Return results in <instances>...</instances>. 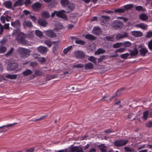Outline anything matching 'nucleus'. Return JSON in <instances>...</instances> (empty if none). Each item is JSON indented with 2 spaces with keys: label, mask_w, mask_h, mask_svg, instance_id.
Segmentation results:
<instances>
[{
  "label": "nucleus",
  "mask_w": 152,
  "mask_h": 152,
  "mask_svg": "<svg viewBox=\"0 0 152 152\" xmlns=\"http://www.w3.org/2000/svg\"><path fill=\"white\" fill-rule=\"evenodd\" d=\"M17 52L20 55L21 58H26L29 56L31 51L28 49L20 47L18 49Z\"/></svg>",
  "instance_id": "f257e3e1"
},
{
  "label": "nucleus",
  "mask_w": 152,
  "mask_h": 152,
  "mask_svg": "<svg viewBox=\"0 0 152 152\" xmlns=\"http://www.w3.org/2000/svg\"><path fill=\"white\" fill-rule=\"evenodd\" d=\"M26 36L22 32H20L18 34L16 38V40L17 42L23 45L27 44V41L26 38Z\"/></svg>",
  "instance_id": "f03ea898"
},
{
  "label": "nucleus",
  "mask_w": 152,
  "mask_h": 152,
  "mask_svg": "<svg viewBox=\"0 0 152 152\" xmlns=\"http://www.w3.org/2000/svg\"><path fill=\"white\" fill-rule=\"evenodd\" d=\"M113 28L115 30H121L124 26L123 23L119 20H115L113 21L111 23Z\"/></svg>",
  "instance_id": "7ed1b4c3"
},
{
  "label": "nucleus",
  "mask_w": 152,
  "mask_h": 152,
  "mask_svg": "<svg viewBox=\"0 0 152 152\" xmlns=\"http://www.w3.org/2000/svg\"><path fill=\"white\" fill-rule=\"evenodd\" d=\"M128 142V140L119 139L113 142L114 145L117 147H120L124 146Z\"/></svg>",
  "instance_id": "20e7f679"
},
{
  "label": "nucleus",
  "mask_w": 152,
  "mask_h": 152,
  "mask_svg": "<svg viewBox=\"0 0 152 152\" xmlns=\"http://www.w3.org/2000/svg\"><path fill=\"white\" fill-rule=\"evenodd\" d=\"M75 56L78 59L84 58L86 56L85 53L82 51L77 50L74 53Z\"/></svg>",
  "instance_id": "39448f33"
},
{
  "label": "nucleus",
  "mask_w": 152,
  "mask_h": 152,
  "mask_svg": "<svg viewBox=\"0 0 152 152\" xmlns=\"http://www.w3.org/2000/svg\"><path fill=\"white\" fill-rule=\"evenodd\" d=\"M66 13L65 11L63 10L61 11H57L56 16L64 19L65 20H67V17L65 15Z\"/></svg>",
  "instance_id": "423d86ee"
},
{
  "label": "nucleus",
  "mask_w": 152,
  "mask_h": 152,
  "mask_svg": "<svg viewBox=\"0 0 152 152\" xmlns=\"http://www.w3.org/2000/svg\"><path fill=\"white\" fill-rule=\"evenodd\" d=\"M66 13H69L75 9V5L73 3H69L67 6L65 7Z\"/></svg>",
  "instance_id": "0eeeda50"
},
{
  "label": "nucleus",
  "mask_w": 152,
  "mask_h": 152,
  "mask_svg": "<svg viewBox=\"0 0 152 152\" xmlns=\"http://www.w3.org/2000/svg\"><path fill=\"white\" fill-rule=\"evenodd\" d=\"M18 66V65L17 63H10L8 65L7 69L8 70L12 71L16 69Z\"/></svg>",
  "instance_id": "6e6552de"
},
{
  "label": "nucleus",
  "mask_w": 152,
  "mask_h": 152,
  "mask_svg": "<svg viewBox=\"0 0 152 152\" xmlns=\"http://www.w3.org/2000/svg\"><path fill=\"white\" fill-rule=\"evenodd\" d=\"M99 19L100 22L103 23V24H101L104 25L106 22L109 20L110 18L109 16L102 15L99 17Z\"/></svg>",
  "instance_id": "1a4fd4ad"
},
{
  "label": "nucleus",
  "mask_w": 152,
  "mask_h": 152,
  "mask_svg": "<svg viewBox=\"0 0 152 152\" xmlns=\"http://www.w3.org/2000/svg\"><path fill=\"white\" fill-rule=\"evenodd\" d=\"M128 37V34L126 32H124L123 34H117L116 35V39L117 40H119L120 39L127 37Z\"/></svg>",
  "instance_id": "9d476101"
},
{
  "label": "nucleus",
  "mask_w": 152,
  "mask_h": 152,
  "mask_svg": "<svg viewBox=\"0 0 152 152\" xmlns=\"http://www.w3.org/2000/svg\"><path fill=\"white\" fill-rule=\"evenodd\" d=\"M11 25L13 28L18 29H19L20 27V23L19 20H16L15 22H12Z\"/></svg>",
  "instance_id": "9b49d317"
},
{
  "label": "nucleus",
  "mask_w": 152,
  "mask_h": 152,
  "mask_svg": "<svg viewBox=\"0 0 152 152\" xmlns=\"http://www.w3.org/2000/svg\"><path fill=\"white\" fill-rule=\"evenodd\" d=\"M32 8L35 10L38 11L41 9L42 4L39 2H36L32 5Z\"/></svg>",
  "instance_id": "f8f14e48"
},
{
  "label": "nucleus",
  "mask_w": 152,
  "mask_h": 152,
  "mask_svg": "<svg viewBox=\"0 0 152 152\" xmlns=\"http://www.w3.org/2000/svg\"><path fill=\"white\" fill-rule=\"evenodd\" d=\"M45 33L50 37L53 38L56 36V33L53 30L45 31Z\"/></svg>",
  "instance_id": "ddd939ff"
},
{
  "label": "nucleus",
  "mask_w": 152,
  "mask_h": 152,
  "mask_svg": "<svg viewBox=\"0 0 152 152\" xmlns=\"http://www.w3.org/2000/svg\"><path fill=\"white\" fill-rule=\"evenodd\" d=\"M38 52L42 54H43L46 53L48 51L47 48L41 46L37 48Z\"/></svg>",
  "instance_id": "4468645a"
},
{
  "label": "nucleus",
  "mask_w": 152,
  "mask_h": 152,
  "mask_svg": "<svg viewBox=\"0 0 152 152\" xmlns=\"http://www.w3.org/2000/svg\"><path fill=\"white\" fill-rule=\"evenodd\" d=\"M92 33L96 35H98L102 33V30L99 27H95L94 28L92 31Z\"/></svg>",
  "instance_id": "2eb2a0df"
},
{
  "label": "nucleus",
  "mask_w": 152,
  "mask_h": 152,
  "mask_svg": "<svg viewBox=\"0 0 152 152\" xmlns=\"http://www.w3.org/2000/svg\"><path fill=\"white\" fill-rule=\"evenodd\" d=\"M4 29L7 30L10 29L9 23H6L4 26H3L0 23V34H1L3 33V30Z\"/></svg>",
  "instance_id": "dca6fc26"
},
{
  "label": "nucleus",
  "mask_w": 152,
  "mask_h": 152,
  "mask_svg": "<svg viewBox=\"0 0 152 152\" xmlns=\"http://www.w3.org/2000/svg\"><path fill=\"white\" fill-rule=\"evenodd\" d=\"M131 34L132 36L135 37H141L143 35V33L140 31H134L131 32Z\"/></svg>",
  "instance_id": "f3484780"
},
{
  "label": "nucleus",
  "mask_w": 152,
  "mask_h": 152,
  "mask_svg": "<svg viewBox=\"0 0 152 152\" xmlns=\"http://www.w3.org/2000/svg\"><path fill=\"white\" fill-rule=\"evenodd\" d=\"M140 55L141 56H144L146 55V54L148 53V50L145 48H141L139 50Z\"/></svg>",
  "instance_id": "a211bd4d"
},
{
  "label": "nucleus",
  "mask_w": 152,
  "mask_h": 152,
  "mask_svg": "<svg viewBox=\"0 0 152 152\" xmlns=\"http://www.w3.org/2000/svg\"><path fill=\"white\" fill-rule=\"evenodd\" d=\"M129 51L130 53L129 55L131 56H135L138 53V51L136 48H135L133 50H129Z\"/></svg>",
  "instance_id": "6ab92c4d"
},
{
  "label": "nucleus",
  "mask_w": 152,
  "mask_h": 152,
  "mask_svg": "<svg viewBox=\"0 0 152 152\" xmlns=\"http://www.w3.org/2000/svg\"><path fill=\"white\" fill-rule=\"evenodd\" d=\"M38 22L39 24L42 26H46L48 24L47 22L45 20L41 19H39L38 21Z\"/></svg>",
  "instance_id": "aec40b11"
},
{
  "label": "nucleus",
  "mask_w": 152,
  "mask_h": 152,
  "mask_svg": "<svg viewBox=\"0 0 152 152\" xmlns=\"http://www.w3.org/2000/svg\"><path fill=\"white\" fill-rule=\"evenodd\" d=\"M5 7L8 9L12 8V3L10 1H7L4 2L3 4Z\"/></svg>",
  "instance_id": "412c9836"
},
{
  "label": "nucleus",
  "mask_w": 152,
  "mask_h": 152,
  "mask_svg": "<svg viewBox=\"0 0 152 152\" xmlns=\"http://www.w3.org/2000/svg\"><path fill=\"white\" fill-rule=\"evenodd\" d=\"M84 37L91 41H93L96 39V38L91 34H88L84 35Z\"/></svg>",
  "instance_id": "4be33fe9"
},
{
  "label": "nucleus",
  "mask_w": 152,
  "mask_h": 152,
  "mask_svg": "<svg viewBox=\"0 0 152 152\" xmlns=\"http://www.w3.org/2000/svg\"><path fill=\"white\" fill-rule=\"evenodd\" d=\"M125 90L124 88H121L120 89L118 90L115 94V96L118 97L124 93V90Z\"/></svg>",
  "instance_id": "5701e85b"
},
{
  "label": "nucleus",
  "mask_w": 152,
  "mask_h": 152,
  "mask_svg": "<svg viewBox=\"0 0 152 152\" xmlns=\"http://www.w3.org/2000/svg\"><path fill=\"white\" fill-rule=\"evenodd\" d=\"M33 73V71L29 69H27L22 73V75L25 76H26L31 75Z\"/></svg>",
  "instance_id": "b1692460"
},
{
  "label": "nucleus",
  "mask_w": 152,
  "mask_h": 152,
  "mask_svg": "<svg viewBox=\"0 0 152 152\" xmlns=\"http://www.w3.org/2000/svg\"><path fill=\"white\" fill-rule=\"evenodd\" d=\"M24 4V2L23 0H18L14 4L13 7H15L18 6L22 5Z\"/></svg>",
  "instance_id": "393cba45"
},
{
  "label": "nucleus",
  "mask_w": 152,
  "mask_h": 152,
  "mask_svg": "<svg viewBox=\"0 0 152 152\" xmlns=\"http://www.w3.org/2000/svg\"><path fill=\"white\" fill-rule=\"evenodd\" d=\"M61 3L62 6L65 7L69 3V0H61Z\"/></svg>",
  "instance_id": "a878e982"
},
{
  "label": "nucleus",
  "mask_w": 152,
  "mask_h": 152,
  "mask_svg": "<svg viewBox=\"0 0 152 152\" xmlns=\"http://www.w3.org/2000/svg\"><path fill=\"white\" fill-rule=\"evenodd\" d=\"M57 77V75H48L45 77V80L46 81H48L54 78Z\"/></svg>",
  "instance_id": "bb28decb"
},
{
  "label": "nucleus",
  "mask_w": 152,
  "mask_h": 152,
  "mask_svg": "<svg viewBox=\"0 0 152 152\" xmlns=\"http://www.w3.org/2000/svg\"><path fill=\"white\" fill-rule=\"evenodd\" d=\"M42 17L45 18L47 19L50 17L49 13L47 11H44L42 12Z\"/></svg>",
  "instance_id": "cd10ccee"
},
{
  "label": "nucleus",
  "mask_w": 152,
  "mask_h": 152,
  "mask_svg": "<svg viewBox=\"0 0 152 152\" xmlns=\"http://www.w3.org/2000/svg\"><path fill=\"white\" fill-rule=\"evenodd\" d=\"M23 24L24 26H26L29 28H31L33 26L32 23L29 21H25Z\"/></svg>",
  "instance_id": "c85d7f7f"
},
{
  "label": "nucleus",
  "mask_w": 152,
  "mask_h": 152,
  "mask_svg": "<svg viewBox=\"0 0 152 152\" xmlns=\"http://www.w3.org/2000/svg\"><path fill=\"white\" fill-rule=\"evenodd\" d=\"M106 50L102 48H99L95 52V55H99L100 54H103L105 52Z\"/></svg>",
  "instance_id": "c756f323"
},
{
  "label": "nucleus",
  "mask_w": 152,
  "mask_h": 152,
  "mask_svg": "<svg viewBox=\"0 0 152 152\" xmlns=\"http://www.w3.org/2000/svg\"><path fill=\"white\" fill-rule=\"evenodd\" d=\"M5 77L10 79H15L17 78V75L7 74L5 76Z\"/></svg>",
  "instance_id": "7c9ffc66"
},
{
  "label": "nucleus",
  "mask_w": 152,
  "mask_h": 152,
  "mask_svg": "<svg viewBox=\"0 0 152 152\" xmlns=\"http://www.w3.org/2000/svg\"><path fill=\"white\" fill-rule=\"evenodd\" d=\"M136 27H138L143 29L145 30L147 28V25L143 23H140L139 24H136L135 25Z\"/></svg>",
  "instance_id": "2f4dec72"
},
{
  "label": "nucleus",
  "mask_w": 152,
  "mask_h": 152,
  "mask_svg": "<svg viewBox=\"0 0 152 152\" xmlns=\"http://www.w3.org/2000/svg\"><path fill=\"white\" fill-rule=\"evenodd\" d=\"M139 18L142 20L145 21L148 20V17L145 14H142L140 15Z\"/></svg>",
  "instance_id": "473e14b6"
},
{
  "label": "nucleus",
  "mask_w": 152,
  "mask_h": 152,
  "mask_svg": "<svg viewBox=\"0 0 152 152\" xmlns=\"http://www.w3.org/2000/svg\"><path fill=\"white\" fill-rule=\"evenodd\" d=\"M122 46L124 47V48L129 47L132 45V43L130 42L126 41L122 42Z\"/></svg>",
  "instance_id": "72a5a7b5"
},
{
  "label": "nucleus",
  "mask_w": 152,
  "mask_h": 152,
  "mask_svg": "<svg viewBox=\"0 0 152 152\" xmlns=\"http://www.w3.org/2000/svg\"><path fill=\"white\" fill-rule=\"evenodd\" d=\"M17 123H14L12 124H10L5 125L3 126H0V129H5V128H9L10 127H12L14 126Z\"/></svg>",
  "instance_id": "f704fd0d"
},
{
  "label": "nucleus",
  "mask_w": 152,
  "mask_h": 152,
  "mask_svg": "<svg viewBox=\"0 0 152 152\" xmlns=\"http://www.w3.org/2000/svg\"><path fill=\"white\" fill-rule=\"evenodd\" d=\"M93 64L91 63H89L85 65V68L86 69H90L92 68Z\"/></svg>",
  "instance_id": "c9c22d12"
},
{
  "label": "nucleus",
  "mask_w": 152,
  "mask_h": 152,
  "mask_svg": "<svg viewBox=\"0 0 152 152\" xmlns=\"http://www.w3.org/2000/svg\"><path fill=\"white\" fill-rule=\"evenodd\" d=\"M133 5L132 4H127L123 7L124 10H125V12L126 10H128L131 9L133 7Z\"/></svg>",
  "instance_id": "e433bc0d"
},
{
  "label": "nucleus",
  "mask_w": 152,
  "mask_h": 152,
  "mask_svg": "<svg viewBox=\"0 0 152 152\" xmlns=\"http://www.w3.org/2000/svg\"><path fill=\"white\" fill-rule=\"evenodd\" d=\"M35 33L36 35L40 38H42L43 36L42 33L39 30H36L35 31Z\"/></svg>",
  "instance_id": "4c0bfd02"
},
{
  "label": "nucleus",
  "mask_w": 152,
  "mask_h": 152,
  "mask_svg": "<svg viewBox=\"0 0 152 152\" xmlns=\"http://www.w3.org/2000/svg\"><path fill=\"white\" fill-rule=\"evenodd\" d=\"M143 118L145 120L147 119L149 115V113L148 111H144L143 113Z\"/></svg>",
  "instance_id": "58836bf2"
},
{
  "label": "nucleus",
  "mask_w": 152,
  "mask_h": 152,
  "mask_svg": "<svg viewBox=\"0 0 152 152\" xmlns=\"http://www.w3.org/2000/svg\"><path fill=\"white\" fill-rule=\"evenodd\" d=\"M125 12V10L123 8H119L114 10V12L115 13H123Z\"/></svg>",
  "instance_id": "ea45409f"
},
{
  "label": "nucleus",
  "mask_w": 152,
  "mask_h": 152,
  "mask_svg": "<svg viewBox=\"0 0 152 152\" xmlns=\"http://www.w3.org/2000/svg\"><path fill=\"white\" fill-rule=\"evenodd\" d=\"M122 46V42L117 43L113 45V47L114 48H117Z\"/></svg>",
  "instance_id": "a19ab883"
},
{
  "label": "nucleus",
  "mask_w": 152,
  "mask_h": 152,
  "mask_svg": "<svg viewBox=\"0 0 152 152\" xmlns=\"http://www.w3.org/2000/svg\"><path fill=\"white\" fill-rule=\"evenodd\" d=\"M75 42L77 44H80L81 45H84L86 43L83 40L78 39L76 40Z\"/></svg>",
  "instance_id": "79ce46f5"
},
{
  "label": "nucleus",
  "mask_w": 152,
  "mask_h": 152,
  "mask_svg": "<svg viewBox=\"0 0 152 152\" xmlns=\"http://www.w3.org/2000/svg\"><path fill=\"white\" fill-rule=\"evenodd\" d=\"M72 45L67 47L63 50V53L64 54H66L72 48Z\"/></svg>",
  "instance_id": "37998d69"
},
{
  "label": "nucleus",
  "mask_w": 152,
  "mask_h": 152,
  "mask_svg": "<svg viewBox=\"0 0 152 152\" xmlns=\"http://www.w3.org/2000/svg\"><path fill=\"white\" fill-rule=\"evenodd\" d=\"M107 56L105 55H103L100 58L98 59V62L99 63L102 62L103 60H105L107 58Z\"/></svg>",
  "instance_id": "c03bdc74"
},
{
  "label": "nucleus",
  "mask_w": 152,
  "mask_h": 152,
  "mask_svg": "<svg viewBox=\"0 0 152 152\" xmlns=\"http://www.w3.org/2000/svg\"><path fill=\"white\" fill-rule=\"evenodd\" d=\"M105 39L108 41L111 42L114 41L115 40V39L113 35H112L111 36H106L105 37Z\"/></svg>",
  "instance_id": "a18cd8bd"
},
{
  "label": "nucleus",
  "mask_w": 152,
  "mask_h": 152,
  "mask_svg": "<svg viewBox=\"0 0 152 152\" xmlns=\"http://www.w3.org/2000/svg\"><path fill=\"white\" fill-rule=\"evenodd\" d=\"M129 54L128 53H126L125 54H122L120 55L121 57L124 59H126L129 56Z\"/></svg>",
  "instance_id": "49530a36"
},
{
  "label": "nucleus",
  "mask_w": 152,
  "mask_h": 152,
  "mask_svg": "<svg viewBox=\"0 0 152 152\" xmlns=\"http://www.w3.org/2000/svg\"><path fill=\"white\" fill-rule=\"evenodd\" d=\"M7 50L6 48L4 46H0V53H4Z\"/></svg>",
  "instance_id": "de8ad7c7"
},
{
  "label": "nucleus",
  "mask_w": 152,
  "mask_h": 152,
  "mask_svg": "<svg viewBox=\"0 0 152 152\" xmlns=\"http://www.w3.org/2000/svg\"><path fill=\"white\" fill-rule=\"evenodd\" d=\"M124 148L125 151V152H134V149H132L128 147H124Z\"/></svg>",
  "instance_id": "09e8293b"
},
{
  "label": "nucleus",
  "mask_w": 152,
  "mask_h": 152,
  "mask_svg": "<svg viewBox=\"0 0 152 152\" xmlns=\"http://www.w3.org/2000/svg\"><path fill=\"white\" fill-rule=\"evenodd\" d=\"M96 58L92 56L89 57L88 58V60L92 62L94 64H96Z\"/></svg>",
  "instance_id": "8fccbe9b"
},
{
  "label": "nucleus",
  "mask_w": 152,
  "mask_h": 152,
  "mask_svg": "<svg viewBox=\"0 0 152 152\" xmlns=\"http://www.w3.org/2000/svg\"><path fill=\"white\" fill-rule=\"evenodd\" d=\"M84 66V65L82 64H77L75 65H74L73 66V68H81L83 67Z\"/></svg>",
  "instance_id": "3c124183"
},
{
  "label": "nucleus",
  "mask_w": 152,
  "mask_h": 152,
  "mask_svg": "<svg viewBox=\"0 0 152 152\" xmlns=\"http://www.w3.org/2000/svg\"><path fill=\"white\" fill-rule=\"evenodd\" d=\"M134 115L133 113L129 114L128 116V118L130 119L132 121L135 119V118L134 116Z\"/></svg>",
  "instance_id": "603ef678"
},
{
  "label": "nucleus",
  "mask_w": 152,
  "mask_h": 152,
  "mask_svg": "<svg viewBox=\"0 0 152 152\" xmlns=\"http://www.w3.org/2000/svg\"><path fill=\"white\" fill-rule=\"evenodd\" d=\"M43 74V72L40 70H36L35 72V74L37 76L42 75Z\"/></svg>",
  "instance_id": "864d4df0"
},
{
  "label": "nucleus",
  "mask_w": 152,
  "mask_h": 152,
  "mask_svg": "<svg viewBox=\"0 0 152 152\" xmlns=\"http://www.w3.org/2000/svg\"><path fill=\"white\" fill-rule=\"evenodd\" d=\"M45 43L49 47H50L52 45V43L51 42V41L49 40H48L45 41Z\"/></svg>",
  "instance_id": "5fc2aeb1"
},
{
  "label": "nucleus",
  "mask_w": 152,
  "mask_h": 152,
  "mask_svg": "<svg viewBox=\"0 0 152 152\" xmlns=\"http://www.w3.org/2000/svg\"><path fill=\"white\" fill-rule=\"evenodd\" d=\"M83 148L80 147L76 146V152H83Z\"/></svg>",
  "instance_id": "6e6d98bb"
},
{
  "label": "nucleus",
  "mask_w": 152,
  "mask_h": 152,
  "mask_svg": "<svg viewBox=\"0 0 152 152\" xmlns=\"http://www.w3.org/2000/svg\"><path fill=\"white\" fill-rule=\"evenodd\" d=\"M13 50L14 48H11L10 50L6 54H5V55L6 56H8L10 55L12 53Z\"/></svg>",
  "instance_id": "4d7b16f0"
},
{
  "label": "nucleus",
  "mask_w": 152,
  "mask_h": 152,
  "mask_svg": "<svg viewBox=\"0 0 152 152\" xmlns=\"http://www.w3.org/2000/svg\"><path fill=\"white\" fill-rule=\"evenodd\" d=\"M38 61L42 63H43L46 62V59L44 57H40L38 58Z\"/></svg>",
  "instance_id": "13d9d810"
},
{
  "label": "nucleus",
  "mask_w": 152,
  "mask_h": 152,
  "mask_svg": "<svg viewBox=\"0 0 152 152\" xmlns=\"http://www.w3.org/2000/svg\"><path fill=\"white\" fill-rule=\"evenodd\" d=\"M148 46L149 49L151 50H152V39L149 42Z\"/></svg>",
  "instance_id": "bf43d9fd"
},
{
  "label": "nucleus",
  "mask_w": 152,
  "mask_h": 152,
  "mask_svg": "<svg viewBox=\"0 0 152 152\" xmlns=\"http://www.w3.org/2000/svg\"><path fill=\"white\" fill-rule=\"evenodd\" d=\"M146 37L147 38H149L152 37V32L150 31L147 32Z\"/></svg>",
  "instance_id": "052dcab7"
},
{
  "label": "nucleus",
  "mask_w": 152,
  "mask_h": 152,
  "mask_svg": "<svg viewBox=\"0 0 152 152\" xmlns=\"http://www.w3.org/2000/svg\"><path fill=\"white\" fill-rule=\"evenodd\" d=\"M69 152H76V146H74L70 148Z\"/></svg>",
  "instance_id": "680f3d73"
},
{
  "label": "nucleus",
  "mask_w": 152,
  "mask_h": 152,
  "mask_svg": "<svg viewBox=\"0 0 152 152\" xmlns=\"http://www.w3.org/2000/svg\"><path fill=\"white\" fill-rule=\"evenodd\" d=\"M23 12L26 15H29L30 16V15H31V12L26 10H24L23 11Z\"/></svg>",
  "instance_id": "e2e57ef3"
},
{
  "label": "nucleus",
  "mask_w": 152,
  "mask_h": 152,
  "mask_svg": "<svg viewBox=\"0 0 152 152\" xmlns=\"http://www.w3.org/2000/svg\"><path fill=\"white\" fill-rule=\"evenodd\" d=\"M0 20L2 23H4L5 22L6 20L5 16L3 15L1 16L0 18Z\"/></svg>",
  "instance_id": "0e129e2a"
},
{
  "label": "nucleus",
  "mask_w": 152,
  "mask_h": 152,
  "mask_svg": "<svg viewBox=\"0 0 152 152\" xmlns=\"http://www.w3.org/2000/svg\"><path fill=\"white\" fill-rule=\"evenodd\" d=\"M135 9L138 11H141L143 10V7L141 6H137L135 7Z\"/></svg>",
  "instance_id": "69168bd1"
},
{
  "label": "nucleus",
  "mask_w": 152,
  "mask_h": 152,
  "mask_svg": "<svg viewBox=\"0 0 152 152\" xmlns=\"http://www.w3.org/2000/svg\"><path fill=\"white\" fill-rule=\"evenodd\" d=\"M28 17L35 22H36L37 20L36 18L34 16H32L31 15H30V16H28Z\"/></svg>",
  "instance_id": "338daca9"
},
{
  "label": "nucleus",
  "mask_w": 152,
  "mask_h": 152,
  "mask_svg": "<svg viewBox=\"0 0 152 152\" xmlns=\"http://www.w3.org/2000/svg\"><path fill=\"white\" fill-rule=\"evenodd\" d=\"M30 65L33 67H35L37 65V64L36 62H32L30 64Z\"/></svg>",
  "instance_id": "774afa93"
}]
</instances>
